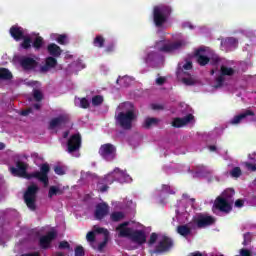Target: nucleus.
<instances>
[{
  "label": "nucleus",
  "mask_w": 256,
  "mask_h": 256,
  "mask_svg": "<svg viewBox=\"0 0 256 256\" xmlns=\"http://www.w3.org/2000/svg\"><path fill=\"white\" fill-rule=\"evenodd\" d=\"M194 117L189 114L184 118H175L172 122L173 127H185V125H189V123H193Z\"/></svg>",
  "instance_id": "23"
},
{
  "label": "nucleus",
  "mask_w": 256,
  "mask_h": 256,
  "mask_svg": "<svg viewBox=\"0 0 256 256\" xmlns=\"http://www.w3.org/2000/svg\"><path fill=\"white\" fill-rule=\"evenodd\" d=\"M165 193H169L170 195H173L175 191L171 190L169 186L163 185L161 190V195H165Z\"/></svg>",
  "instance_id": "41"
},
{
  "label": "nucleus",
  "mask_w": 256,
  "mask_h": 256,
  "mask_svg": "<svg viewBox=\"0 0 256 256\" xmlns=\"http://www.w3.org/2000/svg\"><path fill=\"white\" fill-rule=\"evenodd\" d=\"M244 165H245L246 169H248V171H256L255 164L245 162Z\"/></svg>",
  "instance_id": "46"
},
{
  "label": "nucleus",
  "mask_w": 256,
  "mask_h": 256,
  "mask_svg": "<svg viewBox=\"0 0 256 256\" xmlns=\"http://www.w3.org/2000/svg\"><path fill=\"white\" fill-rule=\"evenodd\" d=\"M193 70V64L188 61L186 63H180L178 65L177 77L179 81H182L184 85H195L197 83V79L191 75V71Z\"/></svg>",
  "instance_id": "7"
},
{
  "label": "nucleus",
  "mask_w": 256,
  "mask_h": 256,
  "mask_svg": "<svg viewBox=\"0 0 256 256\" xmlns=\"http://www.w3.org/2000/svg\"><path fill=\"white\" fill-rule=\"evenodd\" d=\"M195 203V199H189V196L186 194L183 195L182 200L178 203L176 209V220L178 223H187V219H189V213L193 210V205Z\"/></svg>",
  "instance_id": "5"
},
{
  "label": "nucleus",
  "mask_w": 256,
  "mask_h": 256,
  "mask_svg": "<svg viewBox=\"0 0 256 256\" xmlns=\"http://www.w3.org/2000/svg\"><path fill=\"white\" fill-rule=\"evenodd\" d=\"M159 123H161L160 119L148 117L144 120V127L145 129H151V127H157Z\"/></svg>",
  "instance_id": "29"
},
{
  "label": "nucleus",
  "mask_w": 256,
  "mask_h": 256,
  "mask_svg": "<svg viewBox=\"0 0 256 256\" xmlns=\"http://www.w3.org/2000/svg\"><path fill=\"white\" fill-rule=\"evenodd\" d=\"M215 73L217 75L216 81L218 85H222L225 81V77H231L232 75H235V70L229 67L227 64H222L219 71L212 69L211 75H215Z\"/></svg>",
  "instance_id": "13"
},
{
  "label": "nucleus",
  "mask_w": 256,
  "mask_h": 256,
  "mask_svg": "<svg viewBox=\"0 0 256 256\" xmlns=\"http://www.w3.org/2000/svg\"><path fill=\"white\" fill-rule=\"evenodd\" d=\"M158 241V245L156 246V252L159 253L161 251H167L173 247V240L171 238L164 235H157L152 233L150 236L149 245H155Z\"/></svg>",
  "instance_id": "11"
},
{
  "label": "nucleus",
  "mask_w": 256,
  "mask_h": 256,
  "mask_svg": "<svg viewBox=\"0 0 256 256\" xmlns=\"http://www.w3.org/2000/svg\"><path fill=\"white\" fill-rule=\"evenodd\" d=\"M114 176L119 183H131V177L119 168L114 169Z\"/></svg>",
  "instance_id": "24"
},
{
  "label": "nucleus",
  "mask_w": 256,
  "mask_h": 256,
  "mask_svg": "<svg viewBox=\"0 0 256 256\" xmlns=\"http://www.w3.org/2000/svg\"><path fill=\"white\" fill-rule=\"evenodd\" d=\"M34 108L40 109V108H41V105H40V104H35V105H34Z\"/></svg>",
  "instance_id": "60"
},
{
  "label": "nucleus",
  "mask_w": 256,
  "mask_h": 256,
  "mask_svg": "<svg viewBox=\"0 0 256 256\" xmlns=\"http://www.w3.org/2000/svg\"><path fill=\"white\" fill-rule=\"evenodd\" d=\"M159 60V56H157V52L150 50L145 57V61L148 65H153V63H157Z\"/></svg>",
  "instance_id": "28"
},
{
  "label": "nucleus",
  "mask_w": 256,
  "mask_h": 256,
  "mask_svg": "<svg viewBox=\"0 0 256 256\" xmlns=\"http://www.w3.org/2000/svg\"><path fill=\"white\" fill-rule=\"evenodd\" d=\"M139 227H141V224L139 223L124 222L116 228V231L118 232L119 237H128L133 243L143 245V243L147 241V238L145 232L139 230Z\"/></svg>",
  "instance_id": "2"
},
{
  "label": "nucleus",
  "mask_w": 256,
  "mask_h": 256,
  "mask_svg": "<svg viewBox=\"0 0 256 256\" xmlns=\"http://www.w3.org/2000/svg\"><path fill=\"white\" fill-rule=\"evenodd\" d=\"M213 223H215L214 217L207 214H196L190 223L178 226L177 233L182 237H187V235L191 234L192 229H197V227L203 229V227H209Z\"/></svg>",
  "instance_id": "4"
},
{
  "label": "nucleus",
  "mask_w": 256,
  "mask_h": 256,
  "mask_svg": "<svg viewBox=\"0 0 256 256\" xmlns=\"http://www.w3.org/2000/svg\"><path fill=\"white\" fill-rule=\"evenodd\" d=\"M69 121V115L67 113H62L59 117L53 118L50 121V129H58V127H62Z\"/></svg>",
  "instance_id": "20"
},
{
  "label": "nucleus",
  "mask_w": 256,
  "mask_h": 256,
  "mask_svg": "<svg viewBox=\"0 0 256 256\" xmlns=\"http://www.w3.org/2000/svg\"><path fill=\"white\" fill-rule=\"evenodd\" d=\"M115 119L116 125H119L122 129H131L133 121L137 119L135 107L130 102L120 104L117 108Z\"/></svg>",
  "instance_id": "3"
},
{
  "label": "nucleus",
  "mask_w": 256,
  "mask_h": 256,
  "mask_svg": "<svg viewBox=\"0 0 256 256\" xmlns=\"http://www.w3.org/2000/svg\"><path fill=\"white\" fill-rule=\"evenodd\" d=\"M68 153L74 155V157H79L78 149L81 148V135L80 134H73L70 136L68 143Z\"/></svg>",
  "instance_id": "16"
},
{
  "label": "nucleus",
  "mask_w": 256,
  "mask_h": 256,
  "mask_svg": "<svg viewBox=\"0 0 256 256\" xmlns=\"http://www.w3.org/2000/svg\"><path fill=\"white\" fill-rule=\"evenodd\" d=\"M114 181H117V178L115 176V172L113 171L104 177L102 183L99 182L97 184V190L100 191V193H105V191L109 189L107 185H112Z\"/></svg>",
  "instance_id": "18"
},
{
  "label": "nucleus",
  "mask_w": 256,
  "mask_h": 256,
  "mask_svg": "<svg viewBox=\"0 0 256 256\" xmlns=\"http://www.w3.org/2000/svg\"><path fill=\"white\" fill-rule=\"evenodd\" d=\"M75 105H76V107H81L82 109H87V107H89V100L87 98H76Z\"/></svg>",
  "instance_id": "32"
},
{
  "label": "nucleus",
  "mask_w": 256,
  "mask_h": 256,
  "mask_svg": "<svg viewBox=\"0 0 256 256\" xmlns=\"http://www.w3.org/2000/svg\"><path fill=\"white\" fill-rule=\"evenodd\" d=\"M69 242H67V241H62V242H60V244H59V249H69Z\"/></svg>",
  "instance_id": "49"
},
{
  "label": "nucleus",
  "mask_w": 256,
  "mask_h": 256,
  "mask_svg": "<svg viewBox=\"0 0 256 256\" xmlns=\"http://www.w3.org/2000/svg\"><path fill=\"white\" fill-rule=\"evenodd\" d=\"M208 149L209 151H217V147L215 146H209Z\"/></svg>",
  "instance_id": "57"
},
{
  "label": "nucleus",
  "mask_w": 256,
  "mask_h": 256,
  "mask_svg": "<svg viewBox=\"0 0 256 256\" xmlns=\"http://www.w3.org/2000/svg\"><path fill=\"white\" fill-rule=\"evenodd\" d=\"M42 45H43V38L37 36L33 42V47L35 49H41Z\"/></svg>",
  "instance_id": "39"
},
{
  "label": "nucleus",
  "mask_w": 256,
  "mask_h": 256,
  "mask_svg": "<svg viewBox=\"0 0 256 256\" xmlns=\"http://www.w3.org/2000/svg\"><path fill=\"white\" fill-rule=\"evenodd\" d=\"M89 177H91V174H89V173H82L81 174V179H89Z\"/></svg>",
  "instance_id": "54"
},
{
  "label": "nucleus",
  "mask_w": 256,
  "mask_h": 256,
  "mask_svg": "<svg viewBox=\"0 0 256 256\" xmlns=\"http://www.w3.org/2000/svg\"><path fill=\"white\" fill-rule=\"evenodd\" d=\"M48 53L52 55V57H59V55H61V47L57 46V44H49Z\"/></svg>",
  "instance_id": "31"
},
{
  "label": "nucleus",
  "mask_w": 256,
  "mask_h": 256,
  "mask_svg": "<svg viewBox=\"0 0 256 256\" xmlns=\"http://www.w3.org/2000/svg\"><path fill=\"white\" fill-rule=\"evenodd\" d=\"M212 59L214 60V63H219V56H217V55H214L213 57H212Z\"/></svg>",
  "instance_id": "55"
},
{
  "label": "nucleus",
  "mask_w": 256,
  "mask_h": 256,
  "mask_svg": "<svg viewBox=\"0 0 256 256\" xmlns=\"http://www.w3.org/2000/svg\"><path fill=\"white\" fill-rule=\"evenodd\" d=\"M133 81V79L131 78V77H129V76H124V77H119L118 79H117V83H123V85L125 86V87H127L128 85H131V82Z\"/></svg>",
  "instance_id": "34"
},
{
  "label": "nucleus",
  "mask_w": 256,
  "mask_h": 256,
  "mask_svg": "<svg viewBox=\"0 0 256 256\" xmlns=\"http://www.w3.org/2000/svg\"><path fill=\"white\" fill-rule=\"evenodd\" d=\"M27 85H30L31 87H39L41 84H39V82L30 81L27 82Z\"/></svg>",
  "instance_id": "52"
},
{
  "label": "nucleus",
  "mask_w": 256,
  "mask_h": 256,
  "mask_svg": "<svg viewBox=\"0 0 256 256\" xmlns=\"http://www.w3.org/2000/svg\"><path fill=\"white\" fill-rule=\"evenodd\" d=\"M55 65H57V59H55L53 57H48L46 59V65L41 68V71H43L45 73V72L49 71V69H53V67H55Z\"/></svg>",
  "instance_id": "30"
},
{
  "label": "nucleus",
  "mask_w": 256,
  "mask_h": 256,
  "mask_svg": "<svg viewBox=\"0 0 256 256\" xmlns=\"http://www.w3.org/2000/svg\"><path fill=\"white\" fill-rule=\"evenodd\" d=\"M253 112L251 110H246L244 112H242L241 114L235 116L231 121V125H239V123H241V121H243V119H247V117H251L253 116Z\"/></svg>",
  "instance_id": "26"
},
{
  "label": "nucleus",
  "mask_w": 256,
  "mask_h": 256,
  "mask_svg": "<svg viewBox=\"0 0 256 256\" xmlns=\"http://www.w3.org/2000/svg\"><path fill=\"white\" fill-rule=\"evenodd\" d=\"M50 37L53 41H57V43L60 45H67V43H69V37L65 34H51Z\"/></svg>",
  "instance_id": "27"
},
{
  "label": "nucleus",
  "mask_w": 256,
  "mask_h": 256,
  "mask_svg": "<svg viewBox=\"0 0 256 256\" xmlns=\"http://www.w3.org/2000/svg\"><path fill=\"white\" fill-rule=\"evenodd\" d=\"M5 149V144L4 143H0V151Z\"/></svg>",
  "instance_id": "59"
},
{
  "label": "nucleus",
  "mask_w": 256,
  "mask_h": 256,
  "mask_svg": "<svg viewBox=\"0 0 256 256\" xmlns=\"http://www.w3.org/2000/svg\"><path fill=\"white\" fill-rule=\"evenodd\" d=\"M94 47H103L105 45V39L102 38V36H96L94 41H93Z\"/></svg>",
  "instance_id": "35"
},
{
  "label": "nucleus",
  "mask_w": 256,
  "mask_h": 256,
  "mask_svg": "<svg viewBox=\"0 0 256 256\" xmlns=\"http://www.w3.org/2000/svg\"><path fill=\"white\" fill-rule=\"evenodd\" d=\"M222 51H231L237 47V40L235 38H226L221 41Z\"/></svg>",
  "instance_id": "25"
},
{
  "label": "nucleus",
  "mask_w": 256,
  "mask_h": 256,
  "mask_svg": "<svg viewBox=\"0 0 256 256\" xmlns=\"http://www.w3.org/2000/svg\"><path fill=\"white\" fill-rule=\"evenodd\" d=\"M99 155L105 159V161H113L117 155V148L113 144H103L99 149Z\"/></svg>",
  "instance_id": "17"
},
{
  "label": "nucleus",
  "mask_w": 256,
  "mask_h": 256,
  "mask_svg": "<svg viewBox=\"0 0 256 256\" xmlns=\"http://www.w3.org/2000/svg\"><path fill=\"white\" fill-rule=\"evenodd\" d=\"M195 57L199 65H207L211 59V52L207 48H199L195 53Z\"/></svg>",
  "instance_id": "19"
},
{
  "label": "nucleus",
  "mask_w": 256,
  "mask_h": 256,
  "mask_svg": "<svg viewBox=\"0 0 256 256\" xmlns=\"http://www.w3.org/2000/svg\"><path fill=\"white\" fill-rule=\"evenodd\" d=\"M172 225H177V224L175 223V218H173Z\"/></svg>",
  "instance_id": "61"
},
{
  "label": "nucleus",
  "mask_w": 256,
  "mask_h": 256,
  "mask_svg": "<svg viewBox=\"0 0 256 256\" xmlns=\"http://www.w3.org/2000/svg\"><path fill=\"white\" fill-rule=\"evenodd\" d=\"M236 256H252V255H251V251H249L247 249H241L240 255H236Z\"/></svg>",
  "instance_id": "48"
},
{
  "label": "nucleus",
  "mask_w": 256,
  "mask_h": 256,
  "mask_svg": "<svg viewBox=\"0 0 256 256\" xmlns=\"http://www.w3.org/2000/svg\"><path fill=\"white\" fill-rule=\"evenodd\" d=\"M34 99L37 101H41L43 99V93L40 90H34Z\"/></svg>",
  "instance_id": "42"
},
{
  "label": "nucleus",
  "mask_w": 256,
  "mask_h": 256,
  "mask_svg": "<svg viewBox=\"0 0 256 256\" xmlns=\"http://www.w3.org/2000/svg\"><path fill=\"white\" fill-rule=\"evenodd\" d=\"M56 256H63V254L62 253H58Z\"/></svg>",
  "instance_id": "62"
},
{
  "label": "nucleus",
  "mask_w": 256,
  "mask_h": 256,
  "mask_svg": "<svg viewBox=\"0 0 256 256\" xmlns=\"http://www.w3.org/2000/svg\"><path fill=\"white\" fill-rule=\"evenodd\" d=\"M37 191L39 187L37 185H31L28 187L27 191L24 194V200L28 208L31 211H35V202L37 201Z\"/></svg>",
  "instance_id": "14"
},
{
  "label": "nucleus",
  "mask_w": 256,
  "mask_h": 256,
  "mask_svg": "<svg viewBox=\"0 0 256 256\" xmlns=\"http://www.w3.org/2000/svg\"><path fill=\"white\" fill-rule=\"evenodd\" d=\"M125 218V214L123 212H113L111 215H110V219L111 221H114V222H117V221H121L122 219Z\"/></svg>",
  "instance_id": "33"
},
{
  "label": "nucleus",
  "mask_w": 256,
  "mask_h": 256,
  "mask_svg": "<svg viewBox=\"0 0 256 256\" xmlns=\"http://www.w3.org/2000/svg\"><path fill=\"white\" fill-rule=\"evenodd\" d=\"M230 175L231 177H235V178L241 177V168L239 167L233 168L230 172Z\"/></svg>",
  "instance_id": "40"
},
{
  "label": "nucleus",
  "mask_w": 256,
  "mask_h": 256,
  "mask_svg": "<svg viewBox=\"0 0 256 256\" xmlns=\"http://www.w3.org/2000/svg\"><path fill=\"white\" fill-rule=\"evenodd\" d=\"M57 237V232L51 231L48 232L47 235L42 236L40 238V247L42 249H48V247L51 245V241H53Z\"/></svg>",
  "instance_id": "21"
},
{
  "label": "nucleus",
  "mask_w": 256,
  "mask_h": 256,
  "mask_svg": "<svg viewBox=\"0 0 256 256\" xmlns=\"http://www.w3.org/2000/svg\"><path fill=\"white\" fill-rule=\"evenodd\" d=\"M20 65L24 71H35L39 66V59L36 56H23L20 58Z\"/></svg>",
  "instance_id": "15"
},
{
  "label": "nucleus",
  "mask_w": 256,
  "mask_h": 256,
  "mask_svg": "<svg viewBox=\"0 0 256 256\" xmlns=\"http://www.w3.org/2000/svg\"><path fill=\"white\" fill-rule=\"evenodd\" d=\"M248 243H251V234L250 233L244 234L243 245H247Z\"/></svg>",
  "instance_id": "47"
},
{
  "label": "nucleus",
  "mask_w": 256,
  "mask_h": 256,
  "mask_svg": "<svg viewBox=\"0 0 256 256\" xmlns=\"http://www.w3.org/2000/svg\"><path fill=\"white\" fill-rule=\"evenodd\" d=\"M189 42L187 40H180L177 42H171L170 40H161L156 43L155 49L162 51L163 53H173V51H179L183 49Z\"/></svg>",
  "instance_id": "9"
},
{
  "label": "nucleus",
  "mask_w": 256,
  "mask_h": 256,
  "mask_svg": "<svg viewBox=\"0 0 256 256\" xmlns=\"http://www.w3.org/2000/svg\"><path fill=\"white\" fill-rule=\"evenodd\" d=\"M167 83V78L163 76H159L156 78V85H165Z\"/></svg>",
  "instance_id": "43"
},
{
  "label": "nucleus",
  "mask_w": 256,
  "mask_h": 256,
  "mask_svg": "<svg viewBox=\"0 0 256 256\" xmlns=\"http://www.w3.org/2000/svg\"><path fill=\"white\" fill-rule=\"evenodd\" d=\"M85 255V250H83V247L78 246L75 249V256H83Z\"/></svg>",
  "instance_id": "45"
},
{
  "label": "nucleus",
  "mask_w": 256,
  "mask_h": 256,
  "mask_svg": "<svg viewBox=\"0 0 256 256\" xmlns=\"http://www.w3.org/2000/svg\"><path fill=\"white\" fill-rule=\"evenodd\" d=\"M29 113H31V109H28L26 111H22L21 115L27 116V115H29Z\"/></svg>",
  "instance_id": "56"
},
{
  "label": "nucleus",
  "mask_w": 256,
  "mask_h": 256,
  "mask_svg": "<svg viewBox=\"0 0 256 256\" xmlns=\"http://www.w3.org/2000/svg\"><path fill=\"white\" fill-rule=\"evenodd\" d=\"M10 171L14 177H24V179H35L40 180L41 183L44 184V187H47L49 185V165L47 163H44L40 165V171L33 172L32 174H27V164L23 162H18L16 164V168L12 167L10 168Z\"/></svg>",
  "instance_id": "1"
},
{
  "label": "nucleus",
  "mask_w": 256,
  "mask_h": 256,
  "mask_svg": "<svg viewBox=\"0 0 256 256\" xmlns=\"http://www.w3.org/2000/svg\"><path fill=\"white\" fill-rule=\"evenodd\" d=\"M235 207H243V200L241 199L236 200Z\"/></svg>",
  "instance_id": "53"
},
{
  "label": "nucleus",
  "mask_w": 256,
  "mask_h": 256,
  "mask_svg": "<svg viewBox=\"0 0 256 256\" xmlns=\"http://www.w3.org/2000/svg\"><path fill=\"white\" fill-rule=\"evenodd\" d=\"M10 35L15 39V41H21V39H23V43L21 44L23 49H29V47H31V36L25 33L23 28L19 26H12L10 28Z\"/></svg>",
  "instance_id": "12"
},
{
  "label": "nucleus",
  "mask_w": 256,
  "mask_h": 256,
  "mask_svg": "<svg viewBox=\"0 0 256 256\" xmlns=\"http://www.w3.org/2000/svg\"><path fill=\"white\" fill-rule=\"evenodd\" d=\"M109 214V205H107L106 203H100L96 206V210H95V217L98 220L103 219L104 217H106V215Z\"/></svg>",
  "instance_id": "22"
},
{
  "label": "nucleus",
  "mask_w": 256,
  "mask_h": 256,
  "mask_svg": "<svg viewBox=\"0 0 256 256\" xmlns=\"http://www.w3.org/2000/svg\"><path fill=\"white\" fill-rule=\"evenodd\" d=\"M151 109H153L154 111H161L163 109V105H161V104H152Z\"/></svg>",
  "instance_id": "50"
},
{
  "label": "nucleus",
  "mask_w": 256,
  "mask_h": 256,
  "mask_svg": "<svg viewBox=\"0 0 256 256\" xmlns=\"http://www.w3.org/2000/svg\"><path fill=\"white\" fill-rule=\"evenodd\" d=\"M61 194V189H59V187L56 186H51L48 192V196L51 197H55V195H59Z\"/></svg>",
  "instance_id": "36"
},
{
  "label": "nucleus",
  "mask_w": 256,
  "mask_h": 256,
  "mask_svg": "<svg viewBox=\"0 0 256 256\" xmlns=\"http://www.w3.org/2000/svg\"><path fill=\"white\" fill-rule=\"evenodd\" d=\"M102 103H103V96L96 95V96L92 97V105L94 107H97V106L101 105Z\"/></svg>",
  "instance_id": "38"
},
{
  "label": "nucleus",
  "mask_w": 256,
  "mask_h": 256,
  "mask_svg": "<svg viewBox=\"0 0 256 256\" xmlns=\"http://www.w3.org/2000/svg\"><path fill=\"white\" fill-rule=\"evenodd\" d=\"M63 137H64V139H67V137H69V132H64Z\"/></svg>",
  "instance_id": "58"
},
{
  "label": "nucleus",
  "mask_w": 256,
  "mask_h": 256,
  "mask_svg": "<svg viewBox=\"0 0 256 256\" xmlns=\"http://www.w3.org/2000/svg\"><path fill=\"white\" fill-rule=\"evenodd\" d=\"M86 239L91 245L95 243V239H103V242L98 245V251H103V248L109 241V231H107L105 228L95 226L94 231L87 233Z\"/></svg>",
  "instance_id": "8"
},
{
  "label": "nucleus",
  "mask_w": 256,
  "mask_h": 256,
  "mask_svg": "<svg viewBox=\"0 0 256 256\" xmlns=\"http://www.w3.org/2000/svg\"><path fill=\"white\" fill-rule=\"evenodd\" d=\"M171 15V7L165 5L155 6L153 10L154 23L156 27H163Z\"/></svg>",
  "instance_id": "10"
},
{
  "label": "nucleus",
  "mask_w": 256,
  "mask_h": 256,
  "mask_svg": "<svg viewBox=\"0 0 256 256\" xmlns=\"http://www.w3.org/2000/svg\"><path fill=\"white\" fill-rule=\"evenodd\" d=\"M182 27H184V29H187V27L188 29H195V27L191 25V22H184Z\"/></svg>",
  "instance_id": "51"
},
{
  "label": "nucleus",
  "mask_w": 256,
  "mask_h": 256,
  "mask_svg": "<svg viewBox=\"0 0 256 256\" xmlns=\"http://www.w3.org/2000/svg\"><path fill=\"white\" fill-rule=\"evenodd\" d=\"M233 195L235 190L226 189L220 197H218L214 203L215 209H219L223 213H229L231 211V205H233Z\"/></svg>",
  "instance_id": "6"
},
{
  "label": "nucleus",
  "mask_w": 256,
  "mask_h": 256,
  "mask_svg": "<svg viewBox=\"0 0 256 256\" xmlns=\"http://www.w3.org/2000/svg\"><path fill=\"white\" fill-rule=\"evenodd\" d=\"M11 77L12 75L11 72H9V70L5 68L0 69V79H11Z\"/></svg>",
  "instance_id": "37"
},
{
  "label": "nucleus",
  "mask_w": 256,
  "mask_h": 256,
  "mask_svg": "<svg viewBox=\"0 0 256 256\" xmlns=\"http://www.w3.org/2000/svg\"><path fill=\"white\" fill-rule=\"evenodd\" d=\"M54 171L56 175H65V169H63L61 166H56Z\"/></svg>",
  "instance_id": "44"
}]
</instances>
